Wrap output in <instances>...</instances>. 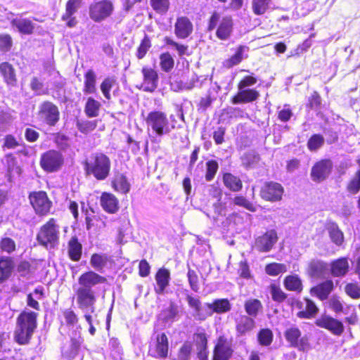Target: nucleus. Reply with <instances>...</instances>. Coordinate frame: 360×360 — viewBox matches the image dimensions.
Returning a JSON list of instances; mask_svg holds the SVG:
<instances>
[{
  "label": "nucleus",
  "mask_w": 360,
  "mask_h": 360,
  "mask_svg": "<svg viewBox=\"0 0 360 360\" xmlns=\"http://www.w3.org/2000/svg\"><path fill=\"white\" fill-rule=\"evenodd\" d=\"M39 314L27 309L22 310L18 315L13 338L20 345L30 344L34 333L37 328Z\"/></svg>",
  "instance_id": "nucleus-1"
},
{
  "label": "nucleus",
  "mask_w": 360,
  "mask_h": 360,
  "mask_svg": "<svg viewBox=\"0 0 360 360\" xmlns=\"http://www.w3.org/2000/svg\"><path fill=\"white\" fill-rule=\"evenodd\" d=\"M85 175L93 176L97 181L106 179L110 173L111 160L105 153H92L82 162Z\"/></svg>",
  "instance_id": "nucleus-2"
},
{
  "label": "nucleus",
  "mask_w": 360,
  "mask_h": 360,
  "mask_svg": "<svg viewBox=\"0 0 360 360\" xmlns=\"http://www.w3.org/2000/svg\"><path fill=\"white\" fill-rule=\"evenodd\" d=\"M36 240L46 250L57 248L60 240V226L58 219L51 217L44 223L37 233Z\"/></svg>",
  "instance_id": "nucleus-3"
},
{
  "label": "nucleus",
  "mask_w": 360,
  "mask_h": 360,
  "mask_svg": "<svg viewBox=\"0 0 360 360\" xmlns=\"http://www.w3.org/2000/svg\"><path fill=\"white\" fill-rule=\"evenodd\" d=\"M233 25L231 15H223L221 12L213 11L207 20V30H215L216 37L219 40L226 41L231 37Z\"/></svg>",
  "instance_id": "nucleus-4"
},
{
  "label": "nucleus",
  "mask_w": 360,
  "mask_h": 360,
  "mask_svg": "<svg viewBox=\"0 0 360 360\" xmlns=\"http://www.w3.org/2000/svg\"><path fill=\"white\" fill-rule=\"evenodd\" d=\"M145 122L148 128L160 137L169 134L174 128V125L170 126L167 114L161 110L149 112Z\"/></svg>",
  "instance_id": "nucleus-5"
},
{
  "label": "nucleus",
  "mask_w": 360,
  "mask_h": 360,
  "mask_svg": "<svg viewBox=\"0 0 360 360\" xmlns=\"http://www.w3.org/2000/svg\"><path fill=\"white\" fill-rule=\"evenodd\" d=\"M169 338L165 332L158 333L148 345V355L155 359H166L169 356Z\"/></svg>",
  "instance_id": "nucleus-6"
},
{
  "label": "nucleus",
  "mask_w": 360,
  "mask_h": 360,
  "mask_svg": "<svg viewBox=\"0 0 360 360\" xmlns=\"http://www.w3.org/2000/svg\"><path fill=\"white\" fill-rule=\"evenodd\" d=\"M65 162L64 156L59 150L51 149L41 155L39 165L41 168L47 173L59 171Z\"/></svg>",
  "instance_id": "nucleus-7"
},
{
  "label": "nucleus",
  "mask_w": 360,
  "mask_h": 360,
  "mask_svg": "<svg viewBox=\"0 0 360 360\" xmlns=\"http://www.w3.org/2000/svg\"><path fill=\"white\" fill-rule=\"evenodd\" d=\"M28 199L37 215L42 217L50 214L53 203L46 191H32Z\"/></svg>",
  "instance_id": "nucleus-8"
},
{
  "label": "nucleus",
  "mask_w": 360,
  "mask_h": 360,
  "mask_svg": "<svg viewBox=\"0 0 360 360\" xmlns=\"http://www.w3.org/2000/svg\"><path fill=\"white\" fill-rule=\"evenodd\" d=\"M114 12L111 0H99L92 2L89 6V16L94 22H101L110 18Z\"/></svg>",
  "instance_id": "nucleus-9"
},
{
  "label": "nucleus",
  "mask_w": 360,
  "mask_h": 360,
  "mask_svg": "<svg viewBox=\"0 0 360 360\" xmlns=\"http://www.w3.org/2000/svg\"><path fill=\"white\" fill-rule=\"evenodd\" d=\"M37 117L42 123L49 127H54L60 120V113L55 103L46 100L39 104Z\"/></svg>",
  "instance_id": "nucleus-10"
},
{
  "label": "nucleus",
  "mask_w": 360,
  "mask_h": 360,
  "mask_svg": "<svg viewBox=\"0 0 360 360\" xmlns=\"http://www.w3.org/2000/svg\"><path fill=\"white\" fill-rule=\"evenodd\" d=\"M233 353L232 339L225 335H220L214 345L211 360H230Z\"/></svg>",
  "instance_id": "nucleus-11"
},
{
  "label": "nucleus",
  "mask_w": 360,
  "mask_h": 360,
  "mask_svg": "<svg viewBox=\"0 0 360 360\" xmlns=\"http://www.w3.org/2000/svg\"><path fill=\"white\" fill-rule=\"evenodd\" d=\"M284 337L291 347L297 348L299 351L304 352L310 347L307 335H302L300 329L295 326L286 328Z\"/></svg>",
  "instance_id": "nucleus-12"
},
{
  "label": "nucleus",
  "mask_w": 360,
  "mask_h": 360,
  "mask_svg": "<svg viewBox=\"0 0 360 360\" xmlns=\"http://www.w3.org/2000/svg\"><path fill=\"white\" fill-rule=\"evenodd\" d=\"M75 296L79 309L82 311L88 309L91 312L94 311L97 301V295L94 289H86L78 287L75 290Z\"/></svg>",
  "instance_id": "nucleus-13"
},
{
  "label": "nucleus",
  "mask_w": 360,
  "mask_h": 360,
  "mask_svg": "<svg viewBox=\"0 0 360 360\" xmlns=\"http://www.w3.org/2000/svg\"><path fill=\"white\" fill-rule=\"evenodd\" d=\"M315 324L319 328L328 330L335 336H341L345 332V326L342 321L326 314L316 319Z\"/></svg>",
  "instance_id": "nucleus-14"
},
{
  "label": "nucleus",
  "mask_w": 360,
  "mask_h": 360,
  "mask_svg": "<svg viewBox=\"0 0 360 360\" xmlns=\"http://www.w3.org/2000/svg\"><path fill=\"white\" fill-rule=\"evenodd\" d=\"M333 169V162L330 159H321L311 167L310 176L314 182L325 181Z\"/></svg>",
  "instance_id": "nucleus-15"
},
{
  "label": "nucleus",
  "mask_w": 360,
  "mask_h": 360,
  "mask_svg": "<svg viewBox=\"0 0 360 360\" xmlns=\"http://www.w3.org/2000/svg\"><path fill=\"white\" fill-rule=\"evenodd\" d=\"M106 277L99 274L93 270L83 272L78 277V285L79 288L86 289H94L96 285L107 283Z\"/></svg>",
  "instance_id": "nucleus-16"
},
{
  "label": "nucleus",
  "mask_w": 360,
  "mask_h": 360,
  "mask_svg": "<svg viewBox=\"0 0 360 360\" xmlns=\"http://www.w3.org/2000/svg\"><path fill=\"white\" fill-rule=\"evenodd\" d=\"M295 306L298 309L297 316L300 319H310L319 312L318 307L309 297H304L302 300H296Z\"/></svg>",
  "instance_id": "nucleus-17"
},
{
  "label": "nucleus",
  "mask_w": 360,
  "mask_h": 360,
  "mask_svg": "<svg viewBox=\"0 0 360 360\" xmlns=\"http://www.w3.org/2000/svg\"><path fill=\"white\" fill-rule=\"evenodd\" d=\"M143 76L141 89L144 91L152 93L158 86L159 76L158 72L153 68L143 66L141 69Z\"/></svg>",
  "instance_id": "nucleus-18"
},
{
  "label": "nucleus",
  "mask_w": 360,
  "mask_h": 360,
  "mask_svg": "<svg viewBox=\"0 0 360 360\" xmlns=\"http://www.w3.org/2000/svg\"><path fill=\"white\" fill-rule=\"evenodd\" d=\"M193 342L196 351L197 358L199 360H207L208 337L207 333L204 330L194 333Z\"/></svg>",
  "instance_id": "nucleus-19"
},
{
  "label": "nucleus",
  "mask_w": 360,
  "mask_h": 360,
  "mask_svg": "<svg viewBox=\"0 0 360 360\" xmlns=\"http://www.w3.org/2000/svg\"><path fill=\"white\" fill-rule=\"evenodd\" d=\"M334 289L333 281L331 279H326L310 288L309 293L320 301H325L329 298Z\"/></svg>",
  "instance_id": "nucleus-20"
},
{
  "label": "nucleus",
  "mask_w": 360,
  "mask_h": 360,
  "mask_svg": "<svg viewBox=\"0 0 360 360\" xmlns=\"http://www.w3.org/2000/svg\"><path fill=\"white\" fill-rule=\"evenodd\" d=\"M193 31V25L187 16L177 17L174 23V34L180 39L188 38Z\"/></svg>",
  "instance_id": "nucleus-21"
},
{
  "label": "nucleus",
  "mask_w": 360,
  "mask_h": 360,
  "mask_svg": "<svg viewBox=\"0 0 360 360\" xmlns=\"http://www.w3.org/2000/svg\"><path fill=\"white\" fill-rule=\"evenodd\" d=\"M99 203L104 212L108 214H115L120 210V201L112 193L102 192L99 198Z\"/></svg>",
  "instance_id": "nucleus-22"
},
{
  "label": "nucleus",
  "mask_w": 360,
  "mask_h": 360,
  "mask_svg": "<svg viewBox=\"0 0 360 360\" xmlns=\"http://www.w3.org/2000/svg\"><path fill=\"white\" fill-rule=\"evenodd\" d=\"M0 76L8 87H15L18 84V76L14 66L7 61L0 63Z\"/></svg>",
  "instance_id": "nucleus-23"
},
{
  "label": "nucleus",
  "mask_w": 360,
  "mask_h": 360,
  "mask_svg": "<svg viewBox=\"0 0 360 360\" xmlns=\"http://www.w3.org/2000/svg\"><path fill=\"white\" fill-rule=\"evenodd\" d=\"M114 263L112 258L105 253H93L90 257V265L98 272H103L108 265Z\"/></svg>",
  "instance_id": "nucleus-24"
},
{
  "label": "nucleus",
  "mask_w": 360,
  "mask_h": 360,
  "mask_svg": "<svg viewBox=\"0 0 360 360\" xmlns=\"http://www.w3.org/2000/svg\"><path fill=\"white\" fill-rule=\"evenodd\" d=\"M155 279L157 284V287L155 288V293L158 295L163 294L169 285L170 271L165 267H161L157 270Z\"/></svg>",
  "instance_id": "nucleus-25"
},
{
  "label": "nucleus",
  "mask_w": 360,
  "mask_h": 360,
  "mask_svg": "<svg viewBox=\"0 0 360 360\" xmlns=\"http://www.w3.org/2000/svg\"><path fill=\"white\" fill-rule=\"evenodd\" d=\"M236 331L238 337L245 335L255 327L254 319L247 315H240L235 319Z\"/></svg>",
  "instance_id": "nucleus-26"
},
{
  "label": "nucleus",
  "mask_w": 360,
  "mask_h": 360,
  "mask_svg": "<svg viewBox=\"0 0 360 360\" xmlns=\"http://www.w3.org/2000/svg\"><path fill=\"white\" fill-rule=\"evenodd\" d=\"M349 271L347 257H342L333 260L330 264V273L333 277H344Z\"/></svg>",
  "instance_id": "nucleus-27"
},
{
  "label": "nucleus",
  "mask_w": 360,
  "mask_h": 360,
  "mask_svg": "<svg viewBox=\"0 0 360 360\" xmlns=\"http://www.w3.org/2000/svg\"><path fill=\"white\" fill-rule=\"evenodd\" d=\"M259 96L258 92L254 89H238V91L231 98L233 104L247 103L253 102Z\"/></svg>",
  "instance_id": "nucleus-28"
},
{
  "label": "nucleus",
  "mask_w": 360,
  "mask_h": 360,
  "mask_svg": "<svg viewBox=\"0 0 360 360\" xmlns=\"http://www.w3.org/2000/svg\"><path fill=\"white\" fill-rule=\"evenodd\" d=\"M68 253L72 262H79L82 256V245L76 236L70 238L68 243Z\"/></svg>",
  "instance_id": "nucleus-29"
},
{
  "label": "nucleus",
  "mask_w": 360,
  "mask_h": 360,
  "mask_svg": "<svg viewBox=\"0 0 360 360\" xmlns=\"http://www.w3.org/2000/svg\"><path fill=\"white\" fill-rule=\"evenodd\" d=\"M112 189L122 194H127L130 191V184L127 176L122 173H116L111 180Z\"/></svg>",
  "instance_id": "nucleus-30"
},
{
  "label": "nucleus",
  "mask_w": 360,
  "mask_h": 360,
  "mask_svg": "<svg viewBox=\"0 0 360 360\" xmlns=\"http://www.w3.org/2000/svg\"><path fill=\"white\" fill-rule=\"evenodd\" d=\"M13 267L14 262L12 257H0V283H4L11 276Z\"/></svg>",
  "instance_id": "nucleus-31"
},
{
  "label": "nucleus",
  "mask_w": 360,
  "mask_h": 360,
  "mask_svg": "<svg viewBox=\"0 0 360 360\" xmlns=\"http://www.w3.org/2000/svg\"><path fill=\"white\" fill-rule=\"evenodd\" d=\"M222 181L224 186L232 192H239L243 188V184L240 178L231 172L223 173Z\"/></svg>",
  "instance_id": "nucleus-32"
},
{
  "label": "nucleus",
  "mask_w": 360,
  "mask_h": 360,
  "mask_svg": "<svg viewBox=\"0 0 360 360\" xmlns=\"http://www.w3.org/2000/svg\"><path fill=\"white\" fill-rule=\"evenodd\" d=\"M96 74L93 69H89L84 74L82 91L87 95L96 94Z\"/></svg>",
  "instance_id": "nucleus-33"
},
{
  "label": "nucleus",
  "mask_w": 360,
  "mask_h": 360,
  "mask_svg": "<svg viewBox=\"0 0 360 360\" xmlns=\"http://www.w3.org/2000/svg\"><path fill=\"white\" fill-rule=\"evenodd\" d=\"M326 228L332 242L338 246L342 245L344 243V234L339 229L338 224L333 221H328Z\"/></svg>",
  "instance_id": "nucleus-34"
},
{
  "label": "nucleus",
  "mask_w": 360,
  "mask_h": 360,
  "mask_svg": "<svg viewBox=\"0 0 360 360\" xmlns=\"http://www.w3.org/2000/svg\"><path fill=\"white\" fill-rule=\"evenodd\" d=\"M11 25L15 27L18 31L22 34L30 35L34 31V25L28 18H14L11 20Z\"/></svg>",
  "instance_id": "nucleus-35"
},
{
  "label": "nucleus",
  "mask_w": 360,
  "mask_h": 360,
  "mask_svg": "<svg viewBox=\"0 0 360 360\" xmlns=\"http://www.w3.org/2000/svg\"><path fill=\"white\" fill-rule=\"evenodd\" d=\"M206 306L212 310V314H224L231 309V304L226 298L216 299L212 303H206Z\"/></svg>",
  "instance_id": "nucleus-36"
},
{
  "label": "nucleus",
  "mask_w": 360,
  "mask_h": 360,
  "mask_svg": "<svg viewBox=\"0 0 360 360\" xmlns=\"http://www.w3.org/2000/svg\"><path fill=\"white\" fill-rule=\"evenodd\" d=\"M186 300L188 306L193 309L195 311V316L197 319L200 321H204L207 316L212 315V313L205 314L202 312V304L200 300L198 297H193L191 295H186Z\"/></svg>",
  "instance_id": "nucleus-37"
},
{
  "label": "nucleus",
  "mask_w": 360,
  "mask_h": 360,
  "mask_svg": "<svg viewBox=\"0 0 360 360\" xmlns=\"http://www.w3.org/2000/svg\"><path fill=\"white\" fill-rule=\"evenodd\" d=\"M80 346L81 341L79 339L71 338L70 345L62 347V356L67 359H74L78 354Z\"/></svg>",
  "instance_id": "nucleus-38"
},
{
  "label": "nucleus",
  "mask_w": 360,
  "mask_h": 360,
  "mask_svg": "<svg viewBox=\"0 0 360 360\" xmlns=\"http://www.w3.org/2000/svg\"><path fill=\"white\" fill-rule=\"evenodd\" d=\"M283 285L286 290L300 293L303 290L301 278L298 275H288L285 277Z\"/></svg>",
  "instance_id": "nucleus-39"
},
{
  "label": "nucleus",
  "mask_w": 360,
  "mask_h": 360,
  "mask_svg": "<svg viewBox=\"0 0 360 360\" xmlns=\"http://www.w3.org/2000/svg\"><path fill=\"white\" fill-rule=\"evenodd\" d=\"M101 103L93 97H88L84 105V112L88 117H96L99 115Z\"/></svg>",
  "instance_id": "nucleus-40"
},
{
  "label": "nucleus",
  "mask_w": 360,
  "mask_h": 360,
  "mask_svg": "<svg viewBox=\"0 0 360 360\" xmlns=\"http://www.w3.org/2000/svg\"><path fill=\"white\" fill-rule=\"evenodd\" d=\"M244 309L247 316L255 318L262 309V304L258 299H248L244 302Z\"/></svg>",
  "instance_id": "nucleus-41"
},
{
  "label": "nucleus",
  "mask_w": 360,
  "mask_h": 360,
  "mask_svg": "<svg viewBox=\"0 0 360 360\" xmlns=\"http://www.w3.org/2000/svg\"><path fill=\"white\" fill-rule=\"evenodd\" d=\"M326 268L327 265L324 262L312 260L309 264L307 272L311 277H319L323 274Z\"/></svg>",
  "instance_id": "nucleus-42"
},
{
  "label": "nucleus",
  "mask_w": 360,
  "mask_h": 360,
  "mask_svg": "<svg viewBox=\"0 0 360 360\" xmlns=\"http://www.w3.org/2000/svg\"><path fill=\"white\" fill-rule=\"evenodd\" d=\"M152 47V41L150 37L145 34L143 39L140 41L136 51V57L139 60H141L146 57L149 50Z\"/></svg>",
  "instance_id": "nucleus-43"
},
{
  "label": "nucleus",
  "mask_w": 360,
  "mask_h": 360,
  "mask_svg": "<svg viewBox=\"0 0 360 360\" xmlns=\"http://www.w3.org/2000/svg\"><path fill=\"white\" fill-rule=\"evenodd\" d=\"M160 67L161 70L164 72H170L174 67V60L168 51L160 53Z\"/></svg>",
  "instance_id": "nucleus-44"
},
{
  "label": "nucleus",
  "mask_w": 360,
  "mask_h": 360,
  "mask_svg": "<svg viewBox=\"0 0 360 360\" xmlns=\"http://www.w3.org/2000/svg\"><path fill=\"white\" fill-rule=\"evenodd\" d=\"M245 46L240 45L235 52V53L224 61V67L226 68H231L233 66L239 64L243 60V53Z\"/></svg>",
  "instance_id": "nucleus-45"
},
{
  "label": "nucleus",
  "mask_w": 360,
  "mask_h": 360,
  "mask_svg": "<svg viewBox=\"0 0 360 360\" xmlns=\"http://www.w3.org/2000/svg\"><path fill=\"white\" fill-rule=\"evenodd\" d=\"M325 142L323 135L321 134H314L308 139L307 143V148L309 151H316L321 148Z\"/></svg>",
  "instance_id": "nucleus-46"
},
{
  "label": "nucleus",
  "mask_w": 360,
  "mask_h": 360,
  "mask_svg": "<svg viewBox=\"0 0 360 360\" xmlns=\"http://www.w3.org/2000/svg\"><path fill=\"white\" fill-rule=\"evenodd\" d=\"M205 166V179L210 182L214 179L219 170V163L215 160H209L206 162Z\"/></svg>",
  "instance_id": "nucleus-47"
},
{
  "label": "nucleus",
  "mask_w": 360,
  "mask_h": 360,
  "mask_svg": "<svg viewBox=\"0 0 360 360\" xmlns=\"http://www.w3.org/2000/svg\"><path fill=\"white\" fill-rule=\"evenodd\" d=\"M115 84L116 79L113 77H107L101 83V91L105 98L108 101L111 99L110 91Z\"/></svg>",
  "instance_id": "nucleus-48"
},
{
  "label": "nucleus",
  "mask_w": 360,
  "mask_h": 360,
  "mask_svg": "<svg viewBox=\"0 0 360 360\" xmlns=\"http://www.w3.org/2000/svg\"><path fill=\"white\" fill-rule=\"evenodd\" d=\"M150 6L152 9L158 14H165L169 9V0H150Z\"/></svg>",
  "instance_id": "nucleus-49"
},
{
  "label": "nucleus",
  "mask_w": 360,
  "mask_h": 360,
  "mask_svg": "<svg viewBox=\"0 0 360 360\" xmlns=\"http://www.w3.org/2000/svg\"><path fill=\"white\" fill-rule=\"evenodd\" d=\"M5 158L8 165V171L9 174H11L15 171L18 175H20L21 174V168L18 165V161L15 155L10 153L5 155ZM8 180L10 182L12 181L11 174H9Z\"/></svg>",
  "instance_id": "nucleus-50"
},
{
  "label": "nucleus",
  "mask_w": 360,
  "mask_h": 360,
  "mask_svg": "<svg viewBox=\"0 0 360 360\" xmlns=\"http://www.w3.org/2000/svg\"><path fill=\"white\" fill-rule=\"evenodd\" d=\"M98 122L96 120H78L76 123L77 129L84 134H88L96 129Z\"/></svg>",
  "instance_id": "nucleus-51"
},
{
  "label": "nucleus",
  "mask_w": 360,
  "mask_h": 360,
  "mask_svg": "<svg viewBox=\"0 0 360 360\" xmlns=\"http://www.w3.org/2000/svg\"><path fill=\"white\" fill-rule=\"evenodd\" d=\"M233 203L236 206L242 207L252 212H254L257 210L255 205L246 197L242 195H235L233 198Z\"/></svg>",
  "instance_id": "nucleus-52"
},
{
  "label": "nucleus",
  "mask_w": 360,
  "mask_h": 360,
  "mask_svg": "<svg viewBox=\"0 0 360 360\" xmlns=\"http://www.w3.org/2000/svg\"><path fill=\"white\" fill-rule=\"evenodd\" d=\"M192 349V343L188 340L185 341L179 347L176 358L174 360H190Z\"/></svg>",
  "instance_id": "nucleus-53"
},
{
  "label": "nucleus",
  "mask_w": 360,
  "mask_h": 360,
  "mask_svg": "<svg viewBox=\"0 0 360 360\" xmlns=\"http://www.w3.org/2000/svg\"><path fill=\"white\" fill-rule=\"evenodd\" d=\"M0 250L3 252L11 254L17 250V245L14 240L5 236L0 239Z\"/></svg>",
  "instance_id": "nucleus-54"
},
{
  "label": "nucleus",
  "mask_w": 360,
  "mask_h": 360,
  "mask_svg": "<svg viewBox=\"0 0 360 360\" xmlns=\"http://www.w3.org/2000/svg\"><path fill=\"white\" fill-rule=\"evenodd\" d=\"M162 319L165 322L173 321L178 314V308L174 302H171L169 306L161 311Z\"/></svg>",
  "instance_id": "nucleus-55"
},
{
  "label": "nucleus",
  "mask_w": 360,
  "mask_h": 360,
  "mask_svg": "<svg viewBox=\"0 0 360 360\" xmlns=\"http://www.w3.org/2000/svg\"><path fill=\"white\" fill-rule=\"evenodd\" d=\"M345 292L347 296L353 300L360 298V286L357 282L347 283L345 285Z\"/></svg>",
  "instance_id": "nucleus-56"
},
{
  "label": "nucleus",
  "mask_w": 360,
  "mask_h": 360,
  "mask_svg": "<svg viewBox=\"0 0 360 360\" xmlns=\"http://www.w3.org/2000/svg\"><path fill=\"white\" fill-rule=\"evenodd\" d=\"M255 246L259 252H267L270 250V234L268 233L258 237L255 241Z\"/></svg>",
  "instance_id": "nucleus-57"
},
{
  "label": "nucleus",
  "mask_w": 360,
  "mask_h": 360,
  "mask_svg": "<svg viewBox=\"0 0 360 360\" xmlns=\"http://www.w3.org/2000/svg\"><path fill=\"white\" fill-rule=\"evenodd\" d=\"M242 163L245 168L254 167L257 165L260 158L258 155L254 153H246L241 158Z\"/></svg>",
  "instance_id": "nucleus-58"
},
{
  "label": "nucleus",
  "mask_w": 360,
  "mask_h": 360,
  "mask_svg": "<svg viewBox=\"0 0 360 360\" xmlns=\"http://www.w3.org/2000/svg\"><path fill=\"white\" fill-rule=\"evenodd\" d=\"M53 142L62 150L67 149L69 146V137L63 132H56L53 134Z\"/></svg>",
  "instance_id": "nucleus-59"
},
{
  "label": "nucleus",
  "mask_w": 360,
  "mask_h": 360,
  "mask_svg": "<svg viewBox=\"0 0 360 360\" xmlns=\"http://www.w3.org/2000/svg\"><path fill=\"white\" fill-rule=\"evenodd\" d=\"M13 46L12 37L7 33L0 34V52H9Z\"/></svg>",
  "instance_id": "nucleus-60"
},
{
  "label": "nucleus",
  "mask_w": 360,
  "mask_h": 360,
  "mask_svg": "<svg viewBox=\"0 0 360 360\" xmlns=\"http://www.w3.org/2000/svg\"><path fill=\"white\" fill-rule=\"evenodd\" d=\"M187 278L191 289L195 292H198L200 285L198 272L189 268L187 272Z\"/></svg>",
  "instance_id": "nucleus-61"
},
{
  "label": "nucleus",
  "mask_w": 360,
  "mask_h": 360,
  "mask_svg": "<svg viewBox=\"0 0 360 360\" xmlns=\"http://www.w3.org/2000/svg\"><path fill=\"white\" fill-rule=\"evenodd\" d=\"M163 41L165 45L174 46L175 49L177 51L179 56H183L188 50V46L182 44H179L173 39H172L170 37H165L163 39Z\"/></svg>",
  "instance_id": "nucleus-62"
},
{
  "label": "nucleus",
  "mask_w": 360,
  "mask_h": 360,
  "mask_svg": "<svg viewBox=\"0 0 360 360\" xmlns=\"http://www.w3.org/2000/svg\"><path fill=\"white\" fill-rule=\"evenodd\" d=\"M328 307L335 313L340 314L343 311V304L340 297L338 295H333L328 300Z\"/></svg>",
  "instance_id": "nucleus-63"
},
{
  "label": "nucleus",
  "mask_w": 360,
  "mask_h": 360,
  "mask_svg": "<svg viewBox=\"0 0 360 360\" xmlns=\"http://www.w3.org/2000/svg\"><path fill=\"white\" fill-rule=\"evenodd\" d=\"M44 83L37 77L32 78L30 84V89L35 92L37 95L48 94V91H42L44 89Z\"/></svg>",
  "instance_id": "nucleus-64"
}]
</instances>
